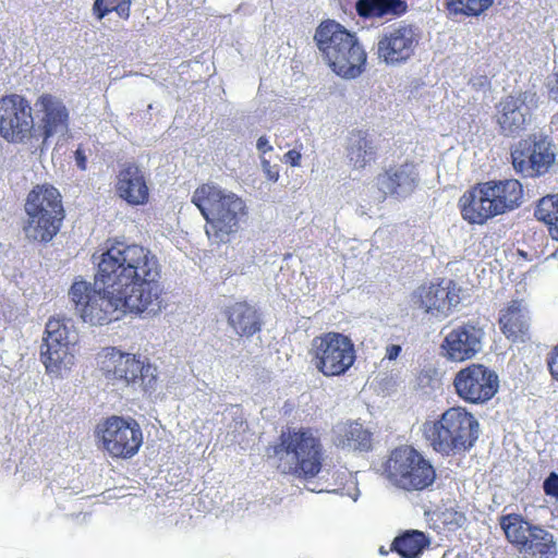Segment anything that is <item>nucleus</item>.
Listing matches in <instances>:
<instances>
[{
    "mask_svg": "<svg viewBox=\"0 0 558 558\" xmlns=\"http://www.w3.org/2000/svg\"><path fill=\"white\" fill-rule=\"evenodd\" d=\"M308 354L314 367L326 377L344 375L356 360L352 339L338 331H327L314 337Z\"/></svg>",
    "mask_w": 558,
    "mask_h": 558,
    "instance_id": "obj_9",
    "label": "nucleus"
},
{
    "mask_svg": "<svg viewBox=\"0 0 558 558\" xmlns=\"http://www.w3.org/2000/svg\"><path fill=\"white\" fill-rule=\"evenodd\" d=\"M314 40L328 66L347 80L359 77L366 69L367 53L355 33L333 20L323 21Z\"/></svg>",
    "mask_w": 558,
    "mask_h": 558,
    "instance_id": "obj_6",
    "label": "nucleus"
},
{
    "mask_svg": "<svg viewBox=\"0 0 558 558\" xmlns=\"http://www.w3.org/2000/svg\"><path fill=\"white\" fill-rule=\"evenodd\" d=\"M95 283L75 280L69 298L76 315L92 326H104L124 314H157L163 307L160 264L147 247L114 241L96 257Z\"/></svg>",
    "mask_w": 558,
    "mask_h": 558,
    "instance_id": "obj_1",
    "label": "nucleus"
},
{
    "mask_svg": "<svg viewBox=\"0 0 558 558\" xmlns=\"http://www.w3.org/2000/svg\"><path fill=\"white\" fill-rule=\"evenodd\" d=\"M547 366L551 377L558 381V344L548 354Z\"/></svg>",
    "mask_w": 558,
    "mask_h": 558,
    "instance_id": "obj_35",
    "label": "nucleus"
},
{
    "mask_svg": "<svg viewBox=\"0 0 558 558\" xmlns=\"http://www.w3.org/2000/svg\"><path fill=\"white\" fill-rule=\"evenodd\" d=\"M389 553H390V549H389V550H386V549H385V547H383V546L379 548V554H380V555L386 556V555H388Z\"/></svg>",
    "mask_w": 558,
    "mask_h": 558,
    "instance_id": "obj_42",
    "label": "nucleus"
},
{
    "mask_svg": "<svg viewBox=\"0 0 558 558\" xmlns=\"http://www.w3.org/2000/svg\"><path fill=\"white\" fill-rule=\"evenodd\" d=\"M93 12L99 20L111 12H116L122 20H128L131 14V0H95Z\"/></svg>",
    "mask_w": 558,
    "mask_h": 558,
    "instance_id": "obj_32",
    "label": "nucleus"
},
{
    "mask_svg": "<svg viewBox=\"0 0 558 558\" xmlns=\"http://www.w3.org/2000/svg\"><path fill=\"white\" fill-rule=\"evenodd\" d=\"M74 158H75L77 168L82 171L86 170L87 156H86V153H85L84 148L82 147V145H78V147L74 151Z\"/></svg>",
    "mask_w": 558,
    "mask_h": 558,
    "instance_id": "obj_38",
    "label": "nucleus"
},
{
    "mask_svg": "<svg viewBox=\"0 0 558 558\" xmlns=\"http://www.w3.org/2000/svg\"><path fill=\"white\" fill-rule=\"evenodd\" d=\"M355 10L357 15L364 20L399 17L405 14L408 4L404 0H357Z\"/></svg>",
    "mask_w": 558,
    "mask_h": 558,
    "instance_id": "obj_27",
    "label": "nucleus"
},
{
    "mask_svg": "<svg viewBox=\"0 0 558 558\" xmlns=\"http://www.w3.org/2000/svg\"><path fill=\"white\" fill-rule=\"evenodd\" d=\"M225 314L229 326L240 337L251 338L262 329L260 313L246 301H239L227 306Z\"/></svg>",
    "mask_w": 558,
    "mask_h": 558,
    "instance_id": "obj_24",
    "label": "nucleus"
},
{
    "mask_svg": "<svg viewBox=\"0 0 558 558\" xmlns=\"http://www.w3.org/2000/svg\"><path fill=\"white\" fill-rule=\"evenodd\" d=\"M116 192L131 206H143L149 202L147 180L135 162H128L121 167L117 175Z\"/></svg>",
    "mask_w": 558,
    "mask_h": 558,
    "instance_id": "obj_21",
    "label": "nucleus"
},
{
    "mask_svg": "<svg viewBox=\"0 0 558 558\" xmlns=\"http://www.w3.org/2000/svg\"><path fill=\"white\" fill-rule=\"evenodd\" d=\"M531 117L527 94L508 95L497 104L495 120L501 135L515 137L525 131Z\"/></svg>",
    "mask_w": 558,
    "mask_h": 558,
    "instance_id": "obj_20",
    "label": "nucleus"
},
{
    "mask_svg": "<svg viewBox=\"0 0 558 558\" xmlns=\"http://www.w3.org/2000/svg\"><path fill=\"white\" fill-rule=\"evenodd\" d=\"M347 157L350 165L356 170L365 169L376 160V150L366 131L354 130L350 133Z\"/></svg>",
    "mask_w": 558,
    "mask_h": 558,
    "instance_id": "obj_25",
    "label": "nucleus"
},
{
    "mask_svg": "<svg viewBox=\"0 0 558 558\" xmlns=\"http://www.w3.org/2000/svg\"><path fill=\"white\" fill-rule=\"evenodd\" d=\"M0 135L10 143H23L34 136V119L29 101L22 95L0 98Z\"/></svg>",
    "mask_w": 558,
    "mask_h": 558,
    "instance_id": "obj_14",
    "label": "nucleus"
},
{
    "mask_svg": "<svg viewBox=\"0 0 558 558\" xmlns=\"http://www.w3.org/2000/svg\"><path fill=\"white\" fill-rule=\"evenodd\" d=\"M429 545L430 538L426 533L418 530H405L393 538L390 551L396 553L400 558H421Z\"/></svg>",
    "mask_w": 558,
    "mask_h": 558,
    "instance_id": "obj_26",
    "label": "nucleus"
},
{
    "mask_svg": "<svg viewBox=\"0 0 558 558\" xmlns=\"http://www.w3.org/2000/svg\"><path fill=\"white\" fill-rule=\"evenodd\" d=\"M23 227L27 239L47 243L60 231L64 208L60 192L51 184H37L27 194Z\"/></svg>",
    "mask_w": 558,
    "mask_h": 558,
    "instance_id": "obj_7",
    "label": "nucleus"
},
{
    "mask_svg": "<svg viewBox=\"0 0 558 558\" xmlns=\"http://www.w3.org/2000/svg\"><path fill=\"white\" fill-rule=\"evenodd\" d=\"M499 525L506 539L519 549L527 544V537L534 527L520 513L502 514L499 518Z\"/></svg>",
    "mask_w": 558,
    "mask_h": 558,
    "instance_id": "obj_28",
    "label": "nucleus"
},
{
    "mask_svg": "<svg viewBox=\"0 0 558 558\" xmlns=\"http://www.w3.org/2000/svg\"><path fill=\"white\" fill-rule=\"evenodd\" d=\"M421 35L411 24L399 23L389 26L378 38L377 57L387 65H400L415 53Z\"/></svg>",
    "mask_w": 558,
    "mask_h": 558,
    "instance_id": "obj_15",
    "label": "nucleus"
},
{
    "mask_svg": "<svg viewBox=\"0 0 558 558\" xmlns=\"http://www.w3.org/2000/svg\"><path fill=\"white\" fill-rule=\"evenodd\" d=\"M256 147H257L258 151L263 155H265L266 153H269L274 149L272 146L269 144V141L266 136H260L257 140Z\"/></svg>",
    "mask_w": 558,
    "mask_h": 558,
    "instance_id": "obj_40",
    "label": "nucleus"
},
{
    "mask_svg": "<svg viewBox=\"0 0 558 558\" xmlns=\"http://www.w3.org/2000/svg\"><path fill=\"white\" fill-rule=\"evenodd\" d=\"M484 329L476 323L465 322L452 328L440 344L441 355L456 363L472 360L483 348Z\"/></svg>",
    "mask_w": 558,
    "mask_h": 558,
    "instance_id": "obj_16",
    "label": "nucleus"
},
{
    "mask_svg": "<svg viewBox=\"0 0 558 558\" xmlns=\"http://www.w3.org/2000/svg\"><path fill=\"white\" fill-rule=\"evenodd\" d=\"M41 362L48 374L60 376L63 369L74 364L71 348L76 341V332L71 319L50 318L46 324Z\"/></svg>",
    "mask_w": 558,
    "mask_h": 558,
    "instance_id": "obj_11",
    "label": "nucleus"
},
{
    "mask_svg": "<svg viewBox=\"0 0 558 558\" xmlns=\"http://www.w3.org/2000/svg\"><path fill=\"white\" fill-rule=\"evenodd\" d=\"M453 387L464 402L483 404L497 393L499 378L495 371L484 364L472 363L456 374Z\"/></svg>",
    "mask_w": 558,
    "mask_h": 558,
    "instance_id": "obj_13",
    "label": "nucleus"
},
{
    "mask_svg": "<svg viewBox=\"0 0 558 558\" xmlns=\"http://www.w3.org/2000/svg\"><path fill=\"white\" fill-rule=\"evenodd\" d=\"M99 447L112 459L128 460L136 456L143 445L141 425L132 417L111 415L95 429Z\"/></svg>",
    "mask_w": 558,
    "mask_h": 558,
    "instance_id": "obj_10",
    "label": "nucleus"
},
{
    "mask_svg": "<svg viewBox=\"0 0 558 558\" xmlns=\"http://www.w3.org/2000/svg\"><path fill=\"white\" fill-rule=\"evenodd\" d=\"M545 495L558 500V474L556 472L549 473L543 483Z\"/></svg>",
    "mask_w": 558,
    "mask_h": 558,
    "instance_id": "obj_34",
    "label": "nucleus"
},
{
    "mask_svg": "<svg viewBox=\"0 0 558 558\" xmlns=\"http://www.w3.org/2000/svg\"><path fill=\"white\" fill-rule=\"evenodd\" d=\"M384 474L396 487L408 492L424 490L436 480L432 462L412 446L395 448L384 464Z\"/></svg>",
    "mask_w": 558,
    "mask_h": 558,
    "instance_id": "obj_8",
    "label": "nucleus"
},
{
    "mask_svg": "<svg viewBox=\"0 0 558 558\" xmlns=\"http://www.w3.org/2000/svg\"><path fill=\"white\" fill-rule=\"evenodd\" d=\"M534 217L547 227L551 240L558 242V194H548L539 198Z\"/></svg>",
    "mask_w": 558,
    "mask_h": 558,
    "instance_id": "obj_29",
    "label": "nucleus"
},
{
    "mask_svg": "<svg viewBox=\"0 0 558 558\" xmlns=\"http://www.w3.org/2000/svg\"><path fill=\"white\" fill-rule=\"evenodd\" d=\"M412 301L424 313L436 318H446L451 314L453 307L459 304L460 296L451 280L446 286H444V280H441L436 283L421 284L412 293Z\"/></svg>",
    "mask_w": 558,
    "mask_h": 558,
    "instance_id": "obj_17",
    "label": "nucleus"
},
{
    "mask_svg": "<svg viewBox=\"0 0 558 558\" xmlns=\"http://www.w3.org/2000/svg\"><path fill=\"white\" fill-rule=\"evenodd\" d=\"M380 189L392 196L407 197L418 186L420 174L413 161L390 166L378 175Z\"/></svg>",
    "mask_w": 558,
    "mask_h": 558,
    "instance_id": "obj_22",
    "label": "nucleus"
},
{
    "mask_svg": "<svg viewBox=\"0 0 558 558\" xmlns=\"http://www.w3.org/2000/svg\"><path fill=\"white\" fill-rule=\"evenodd\" d=\"M429 447L442 457L469 452L480 437V422L466 408H448L436 420L426 421L422 427Z\"/></svg>",
    "mask_w": 558,
    "mask_h": 558,
    "instance_id": "obj_5",
    "label": "nucleus"
},
{
    "mask_svg": "<svg viewBox=\"0 0 558 558\" xmlns=\"http://www.w3.org/2000/svg\"><path fill=\"white\" fill-rule=\"evenodd\" d=\"M498 325L501 333L512 342L523 340L529 333L530 316L523 300H511L499 311Z\"/></svg>",
    "mask_w": 558,
    "mask_h": 558,
    "instance_id": "obj_23",
    "label": "nucleus"
},
{
    "mask_svg": "<svg viewBox=\"0 0 558 558\" xmlns=\"http://www.w3.org/2000/svg\"><path fill=\"white\" fill-rule=\"evenodd\" d=\"M192 203L206 220L205 231L216 244L230 242L231 235L240 229V220L246 216L244 201L232 192L204 183L192 195Z\"/></svg>",
    "mask_w": 558,
    "mask_h": 558,
    "instance_id": "obj_4",
    "label": "nucleus"
},
{
    "mask_svg": "<svg viewBox=\"0 0 558 558\" xmlns=\"http://www.w3.org/2000/svg\"><path fill=\"white\" fill-rule=\"evenodd\" d=\"M510 155L514 171L523 178H539L546 174L556 160L551 144L546 137L537 134L520 140Z\"/></svg>",
    "mask_w": 558,
    "mask_h": 558,
    "instance_id": "obj_12",
    "label": "nucleus"
},
{
    "mask_svg": "<svg viewBox=\"0 0 558 558\" xmlns=\"http://www.w3.org/2000/svg\"><path fill=\"white\" fill-rule=\"evenodd\" d=\"M550 92L555 95V98L558 99V74H557V77H556V84L550 89Z\"/></svg>",
    "mask_w": 558,
    "mask_h": 558,
    "instance_id": "obj_41",
    "label": "nucleus"
},
{
    "mask_svg": "<svg viewBox=\"0 0 558 558\" xmlns=\"http://www.w3.org/2000/svg\"><path fill=\"white\" fill-rule=\"evenodd\" d=\"M302 155L295 149H290L283 155V161L292 167L301 165Z\"/></svg>",
    "mask_w": 558,
    "mask_h": 558,
    "instance_id": "obj_37",
    "label": "nucleus"
},
{
    "mask_svg": "<svg viewBox=\"0 0 558 558\" xmlns=\"http://www.w3.org/2000/svg\"><path fill=\"white\" fill-rule=\"evenodd\" d=\"M262 168L269 181L276 182L279 179V167L278 165H271L269 160L262 158Z\"/></svg>",
    "mask_w": 558,
    "mask_h": 558,
    "instance_id": "obj_36",
    "label": "nucleus"
},
{
    "mask_svg": "<svg viewBox=\"0 0 558 558\" xmlns=\"http://www.w3.org/2000/svg\"><path fill=\"white\" fill-rule=\"evenodd\" d=\"M524 203V187L518 179H500L478 182L459 199L462 218L471 225H484L488 220L514 211Z\"/></svg>",
    "mask_w": 558,
    "mask_h": 558,
    "instance_id": "obj_3",
    "label": "nucleus"
},
{
    "mask_svg": "<svg viewBox=\"0 0 558 558\" xmlns=\"http://www.w3.org/2000/svg\"><path fill=\"white\" fill-rule=\"evenodd\" d=\"M401 351H402L401 345L390 344L386 348L385 359H387L389 361H395L399 357Z\"/></svg>",
    "mask_w": 558,
    "mask_h": 558,
    "instance_id": "obj_39",
    "label": "nucleus"
},
{
    "mask_svg": "<svg viewBox=\"0 0 558 558\" xmlns=\"http://www.w3.org/2000/svg\"><path fill=\"white\" fill-rule=\"evenodd\" d=\"M520 550L530 551L532 555H539L541 557L554 556L556 555L554 535L542 526L534 525L527 537V544L522 546Z\"/></svg>",
    "mask_w": 558,
    "mask_h": 558,
    "instance_id": "obj_30",
    "label": "nucleus"
},
{
    "mask_svg": "<svg viewBox=\"0 0 558 558\" xmlns=\"http://www.w3.org/2000/svg\"><path fill=\"white\" fill-rule=\"evenodd\" d=\"M98 364L109 381L131 385L143 380L145 365L135 354L117 348H106L98 355Z\"/></svg>",
    "mask_w": 558,
    "mask_h": 558,
    "instance_id": "obj_18",
    "label": "nucleus"
},
{
    "mask_svg": "<svg viewBox=\"0 0 558 558\" xmlns=\"http://www.w3.org/2000/svg\"><path fill=\"white\" fill-rule=\"evenodd\" d=\"M345 440L349 446L355 449L367 450L371 447L372 434L360 423H351L344 432Z\"/></svg>",
    "mask_w": 558,
    "mask_h": 558,
    "instance_id": "obj_33",
    "label": "nucleus"
},
{
    "mask_svg": "<svg viewBox=\"0 0 558 558\" xmlns=\"http://www.w3.org/2000/svg\"><path fill=\"white\" fill-rule=\"evenodd\" d=\"M37 113V128L34 134L46 144L49 138L58 133L69 130L70 112L63 100L50 93L41 94L35 102Z\"/></svg>",
    "mask_w": 558,
    "mask_h": 558,
    "instance_id": "obj_19",
    "label": "nucleus"
},
{
    "mask_svg": "<svg viewBox=\"0 0 558 558\" xmlns=\"http://www.w3.org/2000/svg\"><path fill=\"white\" fill-rule=\"evenodd\" d=\"M266 458L279 473L310 482L322 473L326 450L316 429L288 427L281 430L274 445L267 447Z\"/></svg>",
    "mask_w": 558,
    "mask_h": 558,
    "instance_id": "obj_2",
    "label": "nucleus"
},
{
    "mask_svg": "<svg viewBox=\"0 0 558 558\" xmlns=\"http://www.w3.org/2000/svg\"><path fill=\"white\" fill-rule=\"evenodd\" d=\"M494 4V0H446L445 8L450 15L478 17Z\"/></svg>",
    "mask_w": 558,
    "mask_h": 558,
    "instance_id": "obj_31",
    "label": "nucleus"
}]
</instances>
